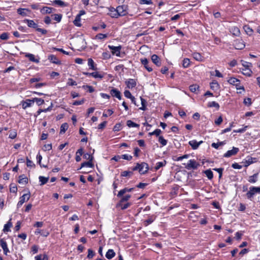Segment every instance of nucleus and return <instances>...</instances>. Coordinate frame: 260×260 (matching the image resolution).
Wrapping results in <instances>:
<instances>
[{"instance_id":"393cba45","label":"nucleus","mask_w":260,"mask_h":260,"mask_svg":"<svg viewBox=\"0 0 260 260\" xmlns=\"http://www.w3.org/2000/svg\"><path fill=\"white\" fill-rule=\"evenodd\" d=\"M83 154V149L80 148L77 150L76 153L75 159L76 161L79 162L81 160V156Z\"/></svg>"},{"instance_id":"338daca9","label":"nucleus","mask_w":260,"mask_h":260,"mask_svg":"<svg viewBox=\"0 0 260 260\" xmlns=\"http://www.w3.org/2000/svg\"><path fill=\"white\" fill-rule=\"evenodd\" d=\"M10 191L11 192L16 193L17 191V187L15 185H10Z\"/></svg>"},{"instance_id":"13d9d810","label":"nucleus","mask_w":260,"mask_h":260,"mask_svg":"<svg viewBox=\"0 0 260 260\" xmlns=\"http://www.w3.org/2000/svg\"><path fill=\"white\" fill-rule=\"evenodd\" d=\"M17 136V132L15 130H13L10 132L9 138L11 139H15Z\"/></svg>"},{"instance_id":"de8ad7c7","label":"nucleus","mask_w":260,"mask_h":260,"mask_svg":"<svg viewBox=\"0 0 260 260\" xmlns=\"http://www.w3.org/2000/svg\"><path fill=\"white\" fill-rule=\"evenodd\" d=\"M158 142L162 145V146H166L167 143V141L162 136L159 137Z\"/></svg>"},{"instance_id":"423d86ee","label":"nucleus","mask_w":260,"mask_h":260,"mask_svg":"<svg viewBox=\"0 0 260 260\" xmlns=\"http://www.w3.org/2000/svg\"><path fill=\"white\" fill-rule=\"evenodd\" d=\"M109 48L111 50L113 54L116 55L117 56H120V50L121 49V46H108Z\"/></svg>"},{"instance_id":"49530a36","label":"nucleus","mask_w":260,"mask_h":260,"mask_svg":"<svg viewBox=\"0 0 260 260\" xmlns=\"http://www.w3.org/2000/svg\"><path fill=\"white\" fill-rule=\"evenodd\" d=\"M208 106L209 107H215L217 109H218L219 108V104L214 101L208 103Z\"/></svg>"},{"instance_id":"c03bdc74","label":"nucleus","mask_w":260,"mask_h":260,"mask_svg":"<svg viewBox=\"0 0 260 260\" xmlns=\"http://www.w3.org/2000/svg\"><path fill=\"white\" fill-rule=\"evenodd\" d=\"M90 76H92L95 78H100L102 79L103 78V75L99 74L98 72H93L90 74Z\"/></svg>"},{"instance_id":"f03ea898","label":"nucleus","mask_w":260,"mask_h":260,"mask_svg":"<svg viewBox=\"0 0 260 260\" xmlns=\"http://www.w3.org/2000/svg\"><path fill=\"white\" fill-rule=\"evenodd\" d=\"M228 82L231 84L235 85L237 89H242L244 90V87L240 85V81L238 79L231 77L228 80Z\"/></svg>"},{"instance_id":"ddd939ff","label":"nucleus","mask_w":260,"mask_h":260,"mask_svg":"<svg viewBox=\"0 0 260 260\" xmlns=\"http://www.w3.org/2000/svg\"><path fill=\"white\" fill-rule=\"evenodd\" d=\"M110 94L112 96L116 97L119 100L121 98L120 92L116 88H113L110 90Z\"/></svg>"},{"instance_id":"9d476101","label":"nucleus","mask_w":260,"mask_h":260,"mask_svg":"<svg viewBox=\"0 0 260 260\" xmlns=\"http://www.w3.org/2000/svg\"><path fill=\"white\" fill-rule=\"evenodd\" d=\"M141 63L144 66L145 68L149 72L152 71V68L148 65L149 61L146 58H141Z\"/></svg>"},{"instance_id":"7ed1b4c3","label":"nucleus","mask_w":260,"mask_h":260,"mask_svg":"<svg viewBox=\"0 0 260 260\" xmlns=\"http://www.w3.org/2000/svg\"><path fill=\"white\" fill-rule=\"evenodd\" d=\"M200 166V164L197 162L194 159H190L187 164L185 168L187 170L197 169Z\"/></svg>"},{"instance_id":"ea45409f","label":"nucleus","mask_w":260,"mask_h":260,"mask_svg":"<svg viewBox=\"0 0 260 260\" xmlns=\"http://www.w3.org/2000/svg\"><path fill=\"white\" fill-rule=\"evenodd\" d=\"M133 174L132 171H125L121 173V176L122 177H129Z\"/></svg>"},{"instance_id":"79ce46f5","label":"nucleus","mask_w":260,"mask_h":260,"mask_svg":"<svg viewBox=\"0 0 260 260\" xmlns=\"http://www.w3.org/2000/svg\"><path fill=\"white\" fill-rule=\"evenodd\" d=\"M81 17L79 16H76L74 21V24L77 26H80L81 24L80 23Z\"/></svg>"},{"instance_id":"f257e3e1","label":"nucleus","mask_w":260,"mask_h":260,"mask_svg":"<svg viewBox=\"0 0 260 260\" xmlns=\"http://www.w3.org/2000/svg\"><path fill=\"white\" fill-rule=\"evenodd\" d=\"M116 9L119 17L125 16L128 13V7L127 5H123L119 6Z\"/></svg>"},{"instance_id":"1a4fd4ad","label":"nucleus","mask_w":260,"mask_h":260,"mask_svg":"<svg viewBox=\"0 0 260 260\" xmlns=\"http://www.w3.org/2000/svg\"><path fill=\"white\" fill-rule=\"evenodd\" d=\"M149 169L148 165L145 162L140 164L139 173L141 174H144L147 172Z\"/></svg>"},{"instance_id":"b1692460","label":"nucleus","mask_w":260,"mask_h":260,"mask_svg":"<svg viewBox=\"0 0 260 260\" xmlns=\"http://www.w3.org/2000/svg\"><path fill=\"white\" fill-rule=\"evenodd\" d=\"M115 255V253L113 249H109L106 254V258L109 259L112 258Z\"/></svg>"},{"instance_id":"473e14b6","label":"nucleus","mask_w":260,"mask_h":260,"mask_svg":"<svg viewBox=\"0 0 260 260\" xmlns=\"http://www.w3.org/2000/svg\"><path fill=\"white\" fill-rule=\"evenodd\" d=\"M204 173L205 174L207 177L209 179L211 180L213 177V172L211 171L210 169L207 170L205 171Z\"/></svg>"},{"instance_id":"e2e57ef3","label":"nucleus","mask_w":260,"mask_h":260,"mask_svg":"<svg viewBox=\"0 0 260 260\" xmlns=\"http://www.w3.org/2000/svg\"><path fill=\"white\" fill-rule=\"evenodd\" d=\"M130 198H131V196L129 194H126L124 196H122L121 197V199L120 202H124L127 201Z\"/></svg>"},{"instance_id":"5fc2aeb1","label":"nucleus","mask_w":260,"mask_h":260,"mask_svg":"<svg viewBox=\"0 0 260 260\" xmlns=\"http://www.w3.org/2000/svg\"><path fill=\"white\" fill-rule=\"evenodd\" d=\"M54 3L61 7H64L66 6L64 2L61 0H55L54 1Z\"/></svg>"},{"instance_id":"09e8293b","label":"nucleus","mask_w":260,"mask_h":260,"mask_svg":"<svg viewBox=\"0 0 260 260\" xmlns=\"http://www.w3.org/2000/svg\"><path fill=\"white\" fill-rule=\"evenodd\" d=\"M244 29L245 30V31L246 32V33L247 35H252V34L253 32V30L249 26H245L244 27Z\"/></svg>"},{"instance_id":"2f4dec72","label":"nucleus","mask_w":260,"mask_h":260,"mask_svg":"<svg viewBox=\"0 0 260 260\" xmlns=\"http://www.w3.org/2000/svg\"><path fill=\"white\" fill-rule=\"evenodd\" d=\"M166 164H167V162L166 160H164L163 161L157 162L156 164V166L154 168L155 171H157L161 167L165 166L166 165Z\"/></svg>"},{"instance_id":"cd10ccee","label":"nucleus","mask_w":260,"mask_h":260,"mask_svg":"<svg viewBox=\"0 0 260 260\" xmlns=\"http://www.w3.org/2000/svg\"><path fill=\"white\" fill-rule=\"evenodd\" d=\"M25 56L31 61L37 63L39 62V59L35 58V55L32 54L27 53L26 54Z\"/></svg>"},{"instance_id":"2eb2a0df","label":"nucleus","mask_w":260,"mask_h":260,"mask_svg":"<svg viewBox=\"0 0 260 260\" xmlns=\"http://www.w3.org/2000/svg\"><path fill=\"white\" fill-rule=\"evenodd\" d=\"M109 15L112 18L119 17L117 11L116 9L111 7L109 9Z\"/></svg>"},{"instance_id":"a211bd4d","label":"nucleus","mask_w":260,"mask_h":260,"mask_svg":"<svg viewBox=\"0 0 260 260\" xmlns=\"http://www.w3.org/2000/svg\"><path fill=\"white\" fill-rule=\"evenodd\" d=\"M34 103L33 100L27 99L22 103V107L23 109H26L28 107H31Z\"/></svg>"},{"instance_id":"8fccbe9b","label":"nucleus","mask_w":260,"mask_h":260,"mask_svg":"<svg viewBox=\"0 0 260 260\" xmlns=\"http://www.w3.org/2000/svg\"><path fill=\"white\" fill-rule=\"evenodd\" d=\"M210 87L212 89H216L219 87V84L216 81H213L210 84Z\"/></svg>"},{"instance_id":"69168bd1","label":"nucleus","mask_w":260,"mask_h":260,"mask_svg":"<svg viewBox=\"0 0 260 260\" xmlns=\"http://www.w3.org/2000/svg\"><path fill=\"white\" fill-rule=\"evenodd\" d=\"M84 157L85 159H88V160L92 161L93 157L92 155L89 153H85L84 155Z\"/></svg>"},{"instance_id":"aec40b11","label":"nucleus","mask_w":260,"mask_h":260,"mask_svg":"<svg viewBox=\"0 0 260 260\" xmlns=\"http://www.w3.org/2000/svg\"><path fill=\"white\" fill-rule=\"evenodd\" d=\"M151 60L152 62L157 66H160L161 64L160 59L158 56L156 54H153L151 56Z\"/></svg>"},{"instance_id":"6e6552de","label":"nucleus","mask_w":260,"mask_h":260,"mask_svg":"<svg viewBox=\"0 0 260 260\" xmlns=\"http://www.w3.org/2000/svg\"><path fill=\"white\" fill-rule=\"evenodd\" d=\"M257 187H250L249 190L247 192L246 196L248 199H251L254 194L257 193Z\"/></svg>"},{"instance_id":"680f3d73","label":"nucleus","mask_w":260,"mask_h":260,"mask_svg":"<svg viewBox=\"0 0 260 260\" xmlns=\"http://www.w3.org/2000/svg\"><path fill=\"white\" fill-rule=\"evenodd\" d=\"M161 133V131L159 129H156L155 131L151 133H149V135H156V136H158L159 135V134Z\"/></svg>"},{"instance_id":"864d4df0","label":"nucleus","mask_w":260,"mask_h":260,"mask_svg":"<svg viewBox=\"0 0 260 260\" xmlns=\"http://www.w3.org/2000/svg\"><path fill=\"white\" fill-rule=\"evenodd\" d=\"M107 37V35L106 34H99L95 36L96 39H99V40L105 39Z\"/></svg>"},{"instance_id":"4c0bfd02","label":"nucleus","mask_w":260,"mask_h":260,"mask_svg":"<svg viewBox=\"0 0 260 260\" xmlns=\"http://www.w3.org/2000/svg\"><path fill=\"white\" fill-rule=\"evenodd\" d=\"M126 124L129 127H139V125L138 124H137L134 122H133L132 120H128L126 121Z\"/></svg>"},{"instance_id":"0e129e2a","label":"nucleus","mask_w":260,"mask_h":260,"mask_svg":"<svg viewBox=\"0 0 260 260\" xmlns=\"http://www.w3.org/2000/svg\"><path fill=\"white\" fill-rule=\"evenodd\" d=\"M9 35L7 32H4L0 36L1 39L3 40H7L8 39Z\"/></svg>"},{"instance_id":"a19ab883","label":"nucleus","mask_w":260,"mask_h":260,"mask_svg":"<svg viewBox=\"0 0 260 260\" xmlns=\"http://www.w3.org/2000/svg\"><path fill=\"white\" fill-rule=\"evenodd\" d=\"M52 104H51V105L50 106H49L48 108H47L46 109H40L37 111V115H40L42 112H47L48 111H50L52 109Z\"/></svg>"},{"instance_id":"dca6fc26","label":"nucleus","mask_w":260,"mask_h":260,"mask_svg":"<svg viewBox=\"0 0 260 260\" xmlns=\"http://www.w3.org/2000/svg\"><path fill=\"white\" fill-rule=\"evenodd\" d=\"M24 22L26 23L28 26L29 27L37 29L38 26V24L36 23L32 20L25 19L24 20Z\"/></svg>"},{"instance_id":"6e6d98bb","label":"nucleus","mask_w":260,"mask_h":260,"mask_svg":"<svg viewBox=\"0 0 260 260\" xmlns=\"http://www.w3.org/2000/svg\"><path fill=\"white\" fill-rule=\"evenodd\" d=\"M139 4L141 5H151L152 4V2L151 0H140L139 1Z\"/></svg>"},{"instance_id":"e433bc0d","label":"nucleus","mask_w":260,"mask_h":260,"mask_svg":"<svg viewBox=\"0 0 260 260\" xmlns=\"http://www.w3.org/2000/svg\"><path fill=\"white\" fill-rule=\"evenodd\" d=\"M68 128V125L67 123H64L60 126V134H63Z\"/></svg>"},{"instance_id":"3c124183","label":"nucleus","mask_w":260,"mask_h":260,"mask_svg":"<svg viewBox=\"0 0 260 260\" xmlns=\"http://www.w3.org/2000/svg\"><path fill=\"white\" fill-rule=\"evenodd\" d=\"M199 86L197 85H191L189 86L190 90L192 92H196L199 89Z\"/></svg>"},{"instance_id":"58836bf2","label":"nucleus","mask_w":260,"mask_h":260,"mask_svg":"<svg viewBox=\"0 0 260 260\" xmlns=\"http://www.w3.org/2000/svg\"><path fill=\"white\" fill-rule=\"evenodd\" d=\"M189 65H190V60L187 58H184L182 61L183 67L184 68H187L189 66Z\"/></svg>"},{"instance_id":"f3484780","label":"nucleus","mask_w":260,"mask_h":260,"mask_svg":"<svg viewBox=\"0 0 260 260\" xmlns=\"http://www.w3.org/2000/svg\"><path fill=\"white\" fill-rule=\"evenodd\" d=\"M125 83L128 88H133L135 87L137 84L136 80L133 79H128L125 81Z\"/></svg>"},{"instance_id":"603ef678","label":"nucleus","mask_w":260,"mask_h":260,"mask_svg":"<svg viewBox=\"0 0 260 260\" xmlns=\"http://www.w3.org/2000/svg\"><path fill=\"white\" fill-rule=\"evenodd\" d=\"M127 190H128V188H125L120 190L117 194V197H121L124 193L127 192Z\"/></svg>"},{"instance_id":"412c9836","label":"nucleus","mask_w":260,"mask_h":260,"mask_svg":"<svg viewBox=\"0 0 260 260\" xmlns=\"http://www.w3.org/2000/svg\"><path fill=\"white\" fill-rule=\"evenodd\" d=\"M230 32L235 36H239L240 34V31L238 27L236 26L232 27L230 28Z\"/></svg>"},{"instance_id":"6ab92c4d","label":"nucleus","mask_w":260,"mask_h":260,"mask_svg":"<svg viewBox=\"0 0 260 260\" xmlns=\"http://www.w3.org/2000/svg\"><path fill=\"white\" fill-rule=\"evenodd\" d=\"M48 59L50 62L56 64H59L61 63L60 61L58 59V58L55 55L52 54L48 56Z\"/></svg>"},{"instance_id":"f704fd0d","label":"nucleus","mask_w":260,"mask_h":260,"mask_svg":"<svg viewBox=\"0 0 260 260\" xmlns=\"http://www.w3.org/2000/svg\"><path fill=\"white\" fill-rule=\"evenodd\" d=\"M39 179L40 182H41L40 185H43L48 182L49 177H45L41 176L39 177Z\"/></svg>"},{"instance_id":"f8f14e48","label":"nucleus","mask_w":260,"mask_h":260,"mask_svg":"<svg viewBox=\"0 0 260 260\" xmlns=\"http://www.w3.org/2000/svg\"><path fill=\"white\" fill-rule=\"evenodd\" d=\"M0 245L4 250V254L7 255V253L9 252V250L8 248L7 242L3 239H2L0 240Z\"/></svg>"},{"instance_id":"c756f323","label":"nucleus","mask_w":260,"mask_h":260,"mask_svg":"<svg viewBox=\"0 0 260 260\" xmlns=\"http://www.w3.org/2000/svg\"><path fill=\"white\" fill-rule=\"evenodd\" d=\"M258 174L256 173L249 177L248 181L250 183H254L257 181Z\"/></svg>"},{"instance_id":"c9c22d12","label":"nucleus","mask_w":260,"mask_h":260,"mask_svg":"<svg viewBox=\"0 0 260 260\" xmlns=\"http://www.w3.org/2000/svg\"><path fill=\"white\" fill-rule=\"evenodd\" d=\"M123 202H120L118 205L117 206L120 207L121 209L124 210L130 206V203H127L125 204H123Z\"/></svg>"},{"instance_id":"c85d7f7f","label":"nucleus","mask_w":260,"mask_h":260,"mask_svg":"<svg viewBox=\"0 0 260 260\" xmlns=\"http://www.w3.org/2000/svg\"><path fill=\"white\" fill-rule=\"evenodd\" d=\"M242 73L243 75L247 76H250L252 73V71L251 69L249 68H244L241 69Z\"/></svg>"},{"instance_id":"4d7b16f0","label":"nucleus","mask_w":260,"mask_h":260,"mask_svg":"<svg viewBox=\"0 0 260 260\" xmlns=\"http://www.w3.org/2000/svg\"><path fill=\"white\" fill-rule=\"evenodd\" d=\"M213 170L216 171L217 172H219V178L220 179L222 177L223 168H214L213 169Z\"/></svg>"},{"instance_id":"9b49d317","label":"nucleus","mask_w":260,"mask_h":260,"mask_svg":"<svg viewBox=\"0 0 260 260\" xmlns=\"http://www.w3.org/2000/svg\"><path fill=\"white\" fill-rule=\"evenodd\" d=\"M234 45L236 49H242L245 46L243 41L242 40H237L235 41Z\"/></svg>"},{"instance_id":"7c9ffc66","label":"nucleus","mask_w":260,"mask_h":260,"mask_svg":"<svg viewBox=\"0 0 260 260\" xmlns=\"http://www.w3.org/2000/svg\"><path fill=\"white\" fill-rule=\"evenodd\" d=\"M12 226V224L10 220L5 224L4 227L3 231L4 233L8 232L10 231V228Z\"/></svg>"},{"instance_id":"774afa93","label":"nucleus","mask_w":260,"mask_h":260,"mask_svg":"<svg viewBox=\"0 0 260 260\" xmlns=\"http://www.w3.org/2000/svg\"><path fill=\"white\" fill-rule=\"evenodd\" d=\"M121 158H123L124 159H126L127 160H130L132 158V156L128 154H123L121 156Z\"/></svg>"},{"instance_id":"72a5a7b5","label":"nucleus","mask_w":260,"mask_h":260,"mask_svg":"<svg viewBox=\"0 0 260 260\" xmlns=\"http://www.w3.org/2000/svg\"><path fill=\"white\" fill-rule=\"evenodd\" d=\"M89 167V168H93V164L92 163V161L89 160L87 162H84L81 164V168L83 167Z\"/></svg>"},{"instance_id":"bb28decb","label":"nucleus","mask_w":260,"mask_h":260,"mask_svg":"<svg viewBox=\"0 0 260 260\" xmlns=\"http://www.w3.org/2000/svg\"><path fill=\"white\" fill-rule=\"evenodd\" d=\"M88 66H89V69L92 70H96L97 69L94 66V61L90 58L88 59Z\"/></svg>"},{"instance_id":"5701e85b","label":"nucleus","mask_w":260,"mask_h":260,"mask_svg":"<svg viewBox=\"0 0 260 260\" xmlns=\"http://www.w3.org/2000/svg\"><path fill=\"white\" fill-rule=\"evenodd\" d=\"M19 178V183L22 184H26L28 183V179L24 175H20Z\"/></svg>"},{"instance_id":"4468645a","label":"nucleus","mask_w":260,"mask_h":260,"mask_svg":"<svg viewBox=\"0 0 260 260\" xmlns=\"http://www.w3.org/2000/svg\"><path fill=\"white\" fill-rule=\"evenodd\" d=\"M202 143V141L197 142L196 140H193L190 141L188 143L193 149H197Z\"/></svg>"},{"instance_id":"4be33fe9","label":"nucleus","mask_w":260,"mask_h":260,"mask_svg":"<svg viewBox=\"0 0 260 260\" xmlns=\"http://www.w3.org/2000/svg\"><path fill=\"white\" fill-rule=\"evenodd\" d=\"M54 9L53 8L48 7H44L41 10V12L43 14H50L52 12V10Z\"/></svg>"},{"instance_id":"bf43d9fd","label":"nucleus","mask_w":260,"mask_h":260,"mask_svg":"<svg viewBox=\"0 0 260 260\" xmlns=\"http://www.w3.org/2000/svg\"><path fill=\"white\" fill-rule=\"evenodd\" d=\"M94 255V252L93 250H92L90 249H89L88 250V255H87V258L89 259L92 258L93 256Z\"/></svg>"},{"instance_id":"a878e982","label":"nucleus","mask_w":260,"mask_h":260,"mask_svg":"<svg viewBox=\"0 0 260 260\" xmlns=\"http://www.w3.org/2000/svg\"><path fill=\"white\" fill-rule=\"evenodd\" d=\"M193 58L196 60L202 61L203 60V57L199 53L194 52L192 54Z\"/></svg>"},{"instance_id":"0eeeda50","label":"nucleus","mask_w":260,"mask_h":260,"mask_svg":"<svg viewBox=\"0 0 260 260\" xmlns=\"http://www.w3.org/2000/svg\"><path fill=\"white\" fill-rule=\"evenodd\" d=\"M239 151L238 148L237 147H233V149L230 150H228L224 154L223 157H230L233 155H236Z\"/></svg>"},{"instance_id":"a18cd8bd","label":"nucleus","mask_w":260,"mask_h":260,"mask_svg":"<svg viewBox=\"0 0 260 260\" xmlns=\"http://www.w3.org/2000/svg\"><path fill=\"white\" fill-rule=\"evenodd\" d=\"M33 101H34V103L35 102H36L37 104L38 105V106H40L42 104H43L44 103V100L42 99H40V98H34L33 99Z\"/></svg>"},{"instance_id":"052dcab7","label":"nucleus","mask_w":260,"mask_h":260,"mask_svg":"<svg viewBox=\"0 0 260 260\" xmlns=\"http://www.w3.org/2000/svg\"><path fill=\"white\" fill-rule=\"evenodd\" d=\"M241 61L242 62V66L245 68H249L252 66V64L250 62H247L245 61H243V60H242Z\"/></svg>"},{"instance_id":"37998d69","label":"nucleus","mask_w":260,"mask_h":260,"mask_svg":"<svg viewBox=\"0 0 260 260\" xmlns=\"http://www.w3.org/2000/svg\"><path fill=\"white\" fill-rule=\"evenodd\" d=\"M225 143L224 141L220 142L217 143H213L211 144V146L215 149H218L220 146L223 145Z\"/></svg>"},{"instance_id":"20e7f679","label":"nucleus","mask_w":260,"mask_h":260,"mask_svg":"<svg viewBox=\"0 0 260 260\" xmlns=\"http://www.w3.org/2000/svg\"><path fill=\"white\" fill-rule=\"evenodd\" d=\"M30 197V193L24 194L20 198L19 201L18 202L17 207L20 208L23 204L29 200Z\"/></svg>"},{"instance_id":"39448f33","label":"nucleus","mask_w":260,"mask_h":260,"mask_svg":"<svg viewBox=\"0 0 260 260\" xmlns=\"http://www.w3.org/2000/svg\"><path fill=\"white\" fill-rule=\"evenodd\" d=\"M256 161V158L255 157H252L250 156H248L242 162L244 164V166L247 167L250 165L255 162Z\"/></svg>"}]
</instances>
